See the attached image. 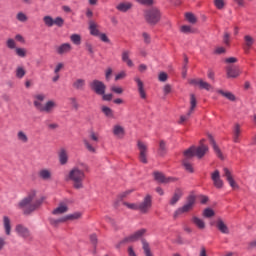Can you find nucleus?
<instances>
[{
	"mask_svg": "<svg viewBox=\"0 0 256 256\" xmlns=\"http://www.w3.org/2000/svg\"><path fill=\"white\" fill-rule=\"evenodd\" d=\"M43 201H45V197L37 199V190H30L27 195L17 203L16 207L22 211L23 215H31L43 205Z\"/></svg>",
	"mask_w": 256,
	"mask_h": 256,
	"instance_id": "1",
	"label": "nucleus"
},
{
	"mask_svg": "<svg viewBox=\"0 0 256 256\" xmlns=\"http://www.w3.org/2000/svg\"><path fill=\"white\" fill-rule=\"evenodd\" d=\"M85 173H89V166L86 163L80 162L71 168L66 179L67 181H71L74 189H84L85 184H83V181L87 177Z\"/></svg>",
	"mask_w": 256,
	"mask_h": 256,
	"instance_id": "2",
	"label": "nucleus"
},
{
	"mask_svg": "<svg viewBox=\"0 0 256 256\" xmlns=\"http://www.w3.org/2000/svg\"><path fill=\"white\" fill-rule=\"evenodd\" d=\"M47 99V96L43 93L34 95L33 105L34 107L40 111V113L51 114L57 109V101L48 100L45 104L42 102Z\"/></svg>",
	"mask_w": 256,
	"mask_h": 256,
	"instance_id": "3",
	"label": "nucleus"
},
{
	"mask_svg": "<svg viewBox=\"0 0 256 256\" xmlns=\"http://www.w3.org/2000/svg\"><path fill=\"white\" fill-rule=\"evenodd\" d=\"M207 151H209V147H207V145L201 144L198 147L192 146L184 151V157H186V159H193V157L202 159V157H205Z\"/></svg>",
	"mask_w": 256,
	"mask_h": 256,
	"instance_id": "4",
	"label": "nucleus"
},
{
	"mask_svg": "<svg viewBox=\"0 0 256 256\" xmlns=\"http://www.w3.org/2000/svg\"><path fill=\"white\" fill-rule=\"evenodd\" d=\"M144 19L148 25H157L161 21V10L156 7L144 11Z\"/></svg>",
	"mask_w": 256,
	"mask_h": 256,
	"instance_id": "5",
	"label": "nucleus"
},
{
	"mask_svg": "<svg viewBox=\"0 0 256 256\" xmlns=\"http://www.w3.org/2000/svg\"><path fill=\"white\" fill-rule=\"evenodd\" d=\"M195 201L196 198L194 195L188 196L186 204H184L182 207L178 208L174 212V219H177L179 215H183L185 213H189V211H193V207H195Z\"/></svg>",
	"mask_w": 256,
	"mask_h": 256,
	"instance_id": "6",
	"label": "nucleus"
},
{
	"mask_svg": "<svg viewBox=\"0 0 256 256\" xmlns=\"http://www.w3.org/2000/svg\"><path fill=\"white\" fill-rule=\"evenodd\" d=\"M137 148L139 150L138 159H139L140 163H144L145 165H147L149 163V161L147 160V155L149 153V147L147 146V144H145V142L138 140Z\"/></svg>",
	"mask_w": 256,
	"mask_h": 256,
	"instance_id": "7",
	"label": "nucleus"
},
{
	"mask_svg": "<svg viewBox=\"0 0 256 256\" xmlns=\"http://www.w3.org/2000/svg\"><path fill=\"white\" fill-rule=\"evenodd\" d=\"M147 233L146 229H140L136 231L134 234L124 238L122 241H120L117 245V247H120L122 245H125V243H135V241H139L143 235Z\"/></svg>",
	"mask_w": 256,
	"mask_h": 256,
	"instance_id": "8",
	"label": "nucleus"
},
{
	"mask_svg": "<svg viewBox=\"0 0 256 256\" xmlns=\"http://www.w3.org/2000/svg\"><path fill=\"white\" fill-rule=\"evenodd\" d=\"M89 87L94 93H96V95H105V91L107 89V86L105 85V83L97 79L92 80L89 83Z\"/></svg>",
	"mask_w": 256,
	"mask_h": 256,
	"instance_id": "9",
	"label": "nucleus"
},
{
	"mask_svg": "<svg viewBox=\"0 0 256 256\" xmlns=\"http://www.w3.org/2000/svg\"><path fill=\"white\" fill-rule=\"evenodd\" d=\"M151 207H153V198L149 194L144 197L141 203H138L140 213H149Z\"/></svg>",
	"mask_w": 256,
	"mask_h": 256,
	"instance_id": "10",
	"label": "nucleus"
},
{
	"mask_svg": "<svg viewBox=\"0 0 256 256\" xmlns=\"http://www.w3.org/2000/svg\"><path fill=\"white\" fill-rule=\"evenodd\" d=\"M197 107V98L195 97V94L190 95V110L186 115H183L180 117V125L185 123V121H188L189 117L193 114V111H195V108Z\"/></svg>",
	"mask_w": 256,
	"mask_h": 256,
	"instance_id": "11",
	"label": "nucleus"
},
{
	"mask_svg": "<svg viewBox=\"0 0 256 256\" xmlns=\"http://www.w3.org/2000/svg\"><path fill=\"white\" fill-rule=\"evenodd\" d=\"M55 51L57 55H67V53H71V51H73V46L69 43H63L55 46Z\"/></svg>",
	"mask_w": 256,
	"mask_h": 256,
	"instance_id": "12",
	"label": "nucleus"
},
{
	"mask_svg": "<svg viewBox=\"0 0 256 256\" xmlns=\"http://www.w3.org/2000/svg\"><path fill=\"white\" fill-rule=\"evenodd\" d=\"M15 231L19 237H23V239H28V237H31V232L29 231V228L23 226V224H18L15 227Z\"/></svg>",
	"mask_w": 256,
	"mask_h": 256,
	"instance_id": "13",
	"label": "nucleus"
},
{
	"mask_svg": "<svg viewBox=\"0 0 256 256\" xmlns=\"http://www.w3.org/2000/svg\"><path fill=\"white\" fill-rule=\"evenodd\" d=\"M211 179L214 183V187H216V189H223V180L221 179V174L219 172V170H215L212 174H211Z\"/></svg>",
	"mask_w": 256,
	"mask_h": 256,
	"instance_id": "14",
	"label": "nucleus"
},
{
	"mask_svg": "<svg viewBox=\"0 0 256 256\" xmlns=\"http://www.w3.org/2000/svg\"><path fill=\"white\" fill-rule=\"evenodd\" d=\"M227 77L235 79L241 75V70L237 66L230 65L226 68Z\"/></svg>",
	"mask_w": 256,
	"mask_h": 256,
	"instance_id": "15",
	"label": "nucleus"
},
{
	"mask_svg": "<svg viewBox=\"0 0 256 256\" xmlns=\"http://www.w3.org/2000/svg\"><path fill=\"white\" fill-rule=\"evenodd\" d=\"M223 177H226V181H228L230 187H232V189H237L239 186L237 185V182H235V180L233 179V174L231 173V170H229L228 168H223Z\"/></svg>",
	"mask_w": 256,
	"mask_h": 256,
	"instance_id": "16",
	"label": "nucleus"
},
{
	"mask_svg": "<svg viewBox=\"0 0 256 256\" xmlns=\"http://www.w3.org/2000/svg\"><path fill=\"white\" fill-rule=\"evenodd\" d=\"M190 85H198L201 89H205V91H212L213 89V86H211V84L201 79L190 80Z\"/></svg>",
	"mask_w": 256,
	"mask_h": 256,
	"instance_id": "17",
	"label": "nucleus"
},
{
	"mask_svg": "<svg viewBox=\"0 0 256 256\" xmlns=\"http://www.w3.org/2000/svg\"><path fill=\"white\" fill-rule=\"evenodd\" d=\"M134 81L137 84L140 99H147V92H145V85L143 84L141 78L135 77Z\"/></svg>",
	"mask_w": 256,
	"mask_h": 256,
	"instance_id": "18",
	"label": "nucleus"
},
{
	"mask_svg": "<svg viewBox=\"0 0 256 256\" xmlns=\"http://www.w3.org/2000/svg\"><path fill=\"white\" fill-rule=\"evenodd\" d=\"M38 177L42 179V181H51V179H53V172H51L49 168H44L39 170Z\"/></svg>",
	"mask_w": 256,
	"mask_h": 256,
	"instance_id": "19",
	"label": "nucleus"
},
{
	"mask_svg": "<svg viewBox=\"0 0 256 256\" xmlns=\"http://www.w3.org/2000/svg\"><path fill=\"white\" fill-rule=\"evenodd\" d=\"M58 159L60 165H67L69 163V152L65 148L60 149L58 152Z\"/></svg>",
	"mask_w": 256,
	"mask_h": 256,
	"instance_id": "20",
	"label": "nucleus"
},
{
	"mask_svg": "<svg viewBox=\"0 0 256 256\" xmlns=\"http://www.w3.org/2000/svg\"><path fill=\"white\" fill-rule=\"evenodd\" d=\"M154 179L158 181V183H171L175 181V178L172 177H165V175L161 172H154Z\"/></svg>",
	"mask_w": 256,
	"mask_h": 256,
	"instance_id": "21",
	"label": "nucleus"
},
{
	"mask_svg": "<svg viewBox=\"0 0 256 256\" xmlns=\"http://www.w3.org/2000/svg\"><path fill=\"white\" fill-rule=\"evenodd\" d=\"M253 45H255V38H253V36L247 34L244 36V50L246 51V53H249V50L251 49V47H253Z\"/></svg>",
	"mask_w": 256,
	"mask_h": 256,
	"instance_id": "22",
	"label": "nucleus"
},
{
	"mask_svg": "<svg viewBox=\"0 0 256 256\" xmlns=\"http://www.w3.org/2000/svg\"><path fill=\"white\" fill-rule=\"evenodd\" d=\"M112 133L118 139H123L125 137V128L119 124L113 126Z\"/></svg>",
	"mask_w": 256,
	"mask_h": 256,
	"instance_id": "23",
	"label": "nucleus"
},
{
	"mask_svg": "<svg viewBox=\"0 0 256 256\" xmlns=\"http://www.w3.org/2000/svg\"><path fill=\"white\" fill-rule=\"evenodd\" d=\"M130 57H131V51L124 50L122 52L121 58H122L123 63H126V65L128 67H133L135 64L133 63V60H131Z\"/></svg>",
	"mask_w": 256,
	"mask_h": 256,
	"instance_id": "24",
	"label": "nucleus"
},
{
	"mask_svg": "<svg viewBox=\"0 0 256 256\" xmlns=\"http://www.w3.org/2000/svg\"><path fill=\"white\" fill-rule=\"evenodd\" d=\"M216 227L224 235H229V227H227V224L221 218L216 221Z\"/></svg>",
	"mask_w": 256,
	"mask_h": 256,
	"instance_id": "25",
	"label": "nucleus"
},
{
	"mask_svg": "<svg viewBox=\"0 0 256 256\" xmlns=\"http://www.w3.org/2000/svg\"><path fill=\"white\" fill-rule=\"evenodd\" d=\"M208 139L216 155L219 157V159H223V154L221 153V149H219V146H217V143L215 142V139L211 134L208 135Z\"/></svg>",
	"mask_w": 256,
	"mask_h": 256,
	"instance_id": "26",
	"label": "nucleus"
},
{
	"mask_svg": "<svg viewBox=\"0 0 256 256\" xmlns=\"http://www.w3.org/2000/svg\"><path fill=\"white\" fill-rule=\"evenodd\" d=\"M89 31L90 35H93L94 37H99L101 32L99 31V25L97 23L90 21L89 22Z\"/></svg>",
	"mask_w": 256,
	"mask_h": 256,
	"instance_id": "27",
	"label": "nucleus"
},
{
	"mask_svg": "<svg viewBox=\"0 0 256 256\" xmlns=\"http://www.w3.org/2000/svg\"><path fill=\"white\" fill-rule=\"evenodd\" d=\"M69 211V207L67 204L60 203L59 206L52 211L53 215H63V213H67Z\"/></svg>",
	"mask_w": 256,
	"mask_h": 256,
	"instance_id": "28",
	"label": "nucleus"
},
{
	"mask_svg": "<svg viewBox=\"0 0 256 256\" xmlns=\"http://www.w3.org/2000/svg\"><path fill=\"white\" fill-rule=\"evenodd\" d=\"M16 137L19 143H23V144L29 143V136H27V133H25V131L23 130L18 131L16 134Z\"/></svg>",
	"mask_w": 256,
	"mask_h": 256,
	"instance_id": "29",
	"label": "nucleus"
},
{
	"mask_svg": "<svg viewBox=\"0 0 256 256\" xmlns=\"http://www.w3.org/2000/svg\"><path fill=\"white\" fill-rule=\"evenodd\" d=\"M133 7V4L130 2H122L120 4H118L116 6V9L118 11H121V13H127V11H129V9H131Z\"/></svg>",
	"mask_w": 256,
	"mask_h": 256,
	"instance_id": "30",
	"label": "nucleus"
},
{
	"mask_svg": "<svg viewBox=\"0 0 256 256\" xmlns=\"http://www.w3.org/2000/svg\"><path fill=\"white\" fill-rule=\"evenodd\" d=\"M72 87L76 89V91H83V89H85V79H76L73 82Z\"/></svg>",
	"mask_w": 256,
	"mask_h": 256,
	"instance_id": "31",
	"label": "nucleus"
},
{
	"mask_svg": "<svg viewBox=\"0 0 256 256\" xmlns=\"http://www.w3.org/2000/svg\"><path fill=\"white\" fill-rule=\"evenodd\" d=\"M181 197H183V191L178 188L175 190L174 195L170 200V205H176Z\"/></svg>",
	"mask_w": 256,
	"mask_h": 256,
	"instance_id": "32",
	"label": "nucleus"
},
{
	"mask_svg": "<svg viewBox=\"0 0 256 256\" xmlns=\"http://www.w3.org/2000/svg\"><path fill=\"white\" fill-rule=\"evenodd\" d=\"M239 137H241V125L235 124L233 128V141L239 143Z\"/></svg>",
	"mask_w": 256,
	"mask_h": 256,
	"instance_id": "33",
	"label": "nucleus"
},
{
	"mask_svg": "<svg viewBox=\"0 0 256 256\" xmlns=\"http://www.w3.org/2000/svg\"><path fill=\"white\" fill-rule=\"evenodd\" d=\"M3 226L5 235H11V219H9L8 216L3 217Z\"/></svg>",
	"mask_w": 256,
	"mask_h": 256,
	"instance_id": "34",
	"label": "nucleus"
},
{
	"mask_svg": "<svg viewBox=\"0 0 256 256\" xmlns=\"http://www.w3.org/2000/svg\"><path fill=\"white\" fill-rule=\"evenodd\" d=\"M192 223L200 230L205 229V221L197 216L192 217Z\"/></svg>",
	"mask_w": 256,
	"mask_h": 256,
	"instance_id": "35",
	"label": "nucleus"
},
{
	"mask_svg": "<svg viewBox=\"0 0 256 256\" xmlns=\"http://www.w3.org/2000/svg\"><path fill=\"white\" fill-rule=\"evenodd\" d=\"M27 75V70H25L24 66H17L15 70L16 79H23Z\"/></svg>",
	"mask_w": 256,
	"mask_h": 256,
	"instance_id": "36",
	"label": "nucleus"
},
{
	"mask_svg": "<svg viewBox=\"0 0 256 256\" xmlns=\"http://www.w3.org/2000/svg\"><path fill=\"white\" fill-rule=\"evenodd\" d=\"M82 213L81 212H75L73 214H69L64 216L65 222L67 221H77V219H81L82 217Z\"/></svg>",
	"mask_w": 256,
	"mask_h": 256,
	"instance_id": "37",
	"label": "nucleus"
},
{
	"mask_svg": "<svg viewBox=\"0 0 256 256\" xmlns=\"http://www.w3.org/2000/svg\"><path fill=\"white\" fill-rule=\"evenodd\" d=\"M84 147L89 153H96L95 146L86 138L83 139Z\"/></svg>",
	"mask_w": 256,
	"mask_h": 256,
	"instance_id": "38",
	"label": "nucleus"
},
{
	"mask_svg": "<svg viewBox=\"0 0 256 256\" xmlns=\"http://www.w3.org/2000/svg\"><path fill=\"white\" fill-rule=\"evenodd\" d=\"M217 93L222 95V97H225L226 99H228V101H235V99H236L234 94L231 93V92H225L223 90H217Z\"/></svg>",
	"mask_w": 256,
	"mask_h": 256,
	"instance_id": "39",
	"label": "nucleus"
},
{
	"mask_svg": "<svg viewBox=\"0 0 256 256\" xmlns=\"http://www.w3.org/2000/svg\"><path fill=\"white\" fill-rule=\"evenodd\" d=\"M16 19L20 23H27V21H29V17H27V14H25V12H18L16 14Z\"/></svg>",
	"mask_w": 256,
	"mask_h": 256,
	"instance_id": "40",
	"label": "nucleus"
},
{
	"mask_svg": "<svg viewBox=\"0 0 256 256\" xmlns=\"http://www.w3.org/2000/svg\"><path fill=\"white\" fill-rule=\"evenodd\" d=\"M189 159L184 156V159L182 161L184 168L188 171V173H193V165L190 164Z\"/></svg>",
	"mask_w": 256,
	"mask_h": 256,
	"instance_id": "41",
	"label": "nucleus"
},
{
	"mask_svg": "<svg viewBox=\"0 0 256 256\" xmlns=\"http://www.w3.org/2000/svg\"><path fill=\"white\" fill-rule=\"evenodd\" d=\"M101 111H102V113H104V115L106 117H109L110 119H113L114 114H113V110L110 107L102 106Z\"/></svg>",
	"mask_w": 256,
	"mask_h": 256,
	"instance_id": "42",
	"label": "nucleus"
},
{
	"mask_svg": "<svg viewBox=\"0 0 256 256\" xmlns=\"http://www.w3.org/2000/svg\"><path fill=\"white\" fill-rule=\"evenodd\" d=\"M43 22L46 25V27H53V25H55V19H53V17L51 16H44Z\"/></svg>",
	"mask_w": 256,
	"mask_h": 256,
	"instance_id": "43",
	"label": "nucleus"
},
{
	"mask_svg": "<svg viewBox=\"0 0 256 256\" xmlns=\"http://www.w3.org/2000/svg\"><path fill=\"white\" fill-rule=\"evenodd\" d=\"M70 41H72V43L74 45H81V35H79V34H72L70 36Z\"/></svg>",
	"mask_w": 256,
	"mask_h": 256,
	"instance_id": "44",
	"label": "nucleus"
},
{
	"mask_svg": "<svg viewBox=\"0 0 256 256\" xmlns=\"http://www.w3.org/2000/svg\"><path fill=\"white\" fill-rule=\"evenodd\" d=\"M15 53L18 57H21V58L27 57V49L25 48H15Z\"/></svg>",
	"mask_w": 256,
	"mask_h": 256,
	"instance_id": "45",
	"label": "nucleus"
},
{
	"mask_svg": "<svg viewBox=\"0 0 256 256\" xmlns=\"http://www.w3.org/2000/svg\"><path fill=\"white\" fill-rule=\"evenodd\" d=\"M203 217H206L207 219L215 217V211H213L211 208H206L203 211Z\"/></svg>",
	"mask_w": 256,
	"mask_h": 256,
	"instance_id": "46",
	"label": "nucleus"
},
{
	"mask_svg": "<svg viewBox=\"0 0 256 256\" xmlns=\"http://www.w3.org/2000/svg\"><path fill=\"white\" fill-rule=\"evenodd\" d=\"M125 207L132 209V211H139V203L124 202Z\"/></svg>",
	"mask_w": 256,
	"mask_h": 256,
	"instance_id": "47",
	"label": "nucleus"
},
{
	"mask_svg": "<svg viewBox=\"0 0 256 256\" xmlns=\"http://www.w3.org/2000/svg\"><path fill=\"white\" fill-rule=\"evenodd\" d=\"M167 151V144L165 141L161 140L159 143V154L165 155V152Z\"/></svg>",
	"mask_w": 256,
	"mask_h": 256,
	"instance_id": "48",
	"label": "nucleus"
},
{
	"mask_svg": "<svg viewBox=\"0 0 256 256\" xmlns=\"http://www.w3.org/2000/svg\"><path fill=\"white\" fill-rule=\"evenodd\" d=\"M139 5H144L146 7H151L155 3L154 0H135Z\"/></svg>",
	"mask_w": 256,
	"mask_h": 256,
	"instance_id": "49",
	"label": "nucleus"
},
{
	"mask_svg": "<svg viewBox=\"0 0 256 256\" xmlns=\"http://www.w3.org/2000/svg\"><path fill=\"white\" fill-rule=\"evenodd\" d=\"M54 25H56L57 27H63V25H65V20L62 17H56L54 19Z\"/></svg>",
	"mask_w": 256,
	"mask_h": 256,
	"instance_id": "50",
	"label": "nucleus"
},
{
	"mask_svg": "<svg viewBox=\"0 0 256 256\" xmlns=\"http://www.w3.org/2000/svg\"><path fill=\"white\" fill-rule=\"evenodd\" d=\"M59 223H65V217H62L59 219H55V218L50 219V224L54 225L55 227H56V225H59Z\"/></svg>",
	"mask_w": 256,
	"mask_h": 256,
	"instance_id": "51",
	"label": "nucleus"
},
{
	"mask_svg": "<svg viewBox=\"0 0 256 256\" xmlns=\"http://www.w3.org/2000/svg\"><path fill=\"white\" fill-rule=\"evenodd\" d=\"M186 19L189 21V23H197V18L193 13H186Z\"/></svg>",
	"mask_w": 256,
	"mask_h": 256,
	"instance_id": "52",
	"label": "nucleus"
},
{
	"mask_svg": "<svg viewBox=\"0 0 256 256\" xmlns=\"http://www.w3.org/2000/svg\"><path fill=\"white\" fill-rule=\"evenodd\" d=\"M214 5L217 9H224L225 0H214Z\"/></svg>",
	"mask_w": 256,
	"mask_h": 256,
	"instance_id": "53",
	"label": "nucleus"
},
{
	"mask_svg": "<svg viewBox=\"0 0 256 256\" xmlns=\"http://www.w3.org/2000/svg\"><path fill=\"white\" fill-rule=\"evenodd\" d=\"M6 45L8 49H16L17 47V43L12 38L7 40Z\"/></svg>",
	"mask_w": 256,
	"mask_h": 256,
	"instance_id": "54",
	"label": "nucleus"
},
{
	"mask_svg": "<svg viewBox=\"0 0 256 256\" xmlns=\"http://www.w3.org/2000/svg\"><path fill=\"white\" fill-rule=\"evenodd\" d=\"M89 137H90L91 141H94V143H99V134L98 133L91 131Z\"/></svg>",
	"mask_w": 256,
	"mask_h": 256,
	"instance_id": "55",
	"label": "nucleus"
},
{
	"mask_svg": "<svg viewBox=\"0 0 256 256\" xmlns=\"http://www.w3.org/2000/svg\"><path fill=\"white\" fill-rule=\"evenodd\" d=\"M99 39L103 42V43H111V40L109 39V37L107 36V34L105 33H100V35L98 36Z\"/></svg>",
	"mask_w": 256,
	"mask_h": 256,
	"instance_id": "56",
	"label": "nucleus"
},
{
	"mask_svg": "<svg viewBox=\"0 0 256 256\" xmlns=\"http://www.w3.org/2000/svg\"><path fill=\"white\" fill-rule=\"evenodd\" d=\"M127 77V72L121 71L115 76V81H121V79H125Z\"/></svg>",
	"mask_w": 256,
	"mask_h": 256,
	"instance_id": "57",
	"label": "nucleus"
},
{
	"mask_svg": "<svg viewBox=\"0 0 256 256\" xmlns=\"http://www.w3.org/2000/svg\"><path fill=\"white\" fill-rule=\"evenodd\" d=\"M110 90L113 92V93H116L117 95H121V93H123V88L119 87V86H112L110 88Z\"/></svg>",
	"mask_w": 256,
	"mask_h": 256,
	"instance_id": "58",
	"label": "nucleus"
},
{
	"mask_svg": "<svg viewBox=\"0 0 256 256\" xmlns=\"http://www.w3.org/2000/svg\"><path fill=\"white\" fill-rule=\"evenodd\" d=\"M63 67H65V64L63 63H58L55 68H54V74L55 75H59V71H61V69H63Z\"/></svg>",
	"mask_w": 256,
	"mask_h": 256,
	"instance_id": "59",
	"label": "nucleus"
},
{
	"mask_svg": "<svg viewBox=\"0 0 256 256\" xmlns=\"http://www.w3.org/2000/svg\"><path fill=\"white\" fill-rule=\"evenodd\" d=\"M85 47H86V51H88V53L90 55H94L95 54V50L93 49V45L91 43H86Z\"/></svg>",
	"mask_w": 256,
	"mask_h": 256,
	"instance_id": "60",
	"label": "nucleus"
},
{
	"mask_svg": "<svg viewBox=\"0 0 256 256\" xmlns=\"http://www.w3.org/2000/svg\"><path fill=\"white\" fill-rule=\"evenodd\" d=\"M7 245V238L0 236V251H3V248Z\"/></svg>",
	"mask_w": 256,
	"mask_h": 256,
	"instance_id": "61",
	"label": "nucleus"
},
{
	"mask_svg": "<svg viewBox=\"0 0 256 256\" xmlns=\"http://www.w3.org/2000/svg\"><path fill=\"white\" fill-rule=\"evenodd\" d=\"M142 37L144 39V43H146L147 45H149V43H151V36L148 33L144 32L142 34Z\"/></svg>",
	"mask_w": 256,
	"mask_h": 256,
	"instance_id": "62",
	"label": "nucleus"
},
{
	"mask_svg": "<svg viewBox=\"0 0 256 256\" xmlns=\"http://www.w3.org/2000/svg\"><path fill=\"white\" fill-rule=\"evenodd\" d=\"M111 75H113V69L112 68H107V70L105 72L106 81H110Z\"/></svg>",
	"mask_w": 256,
	"mask_h": 256,
	"instance_id": "63",
	"label": "nucleus"
},
{
	"mask_svg": "<svg viewBox=\"0 0 256 256\" xmlns=\"http://www.w3.org/2000/svg\"><path fill=\"white\" fill-rule=\"evenodd\" d=\"M167 78L168 76L165 72H161L158 76L159 81H161L162 83H165V81H167Z\"/></svg>",
	"mask_w": 256,
	"mask_h": 256,
	"instance_id": "64",
	"label": "nucleus"
}]
</instances>
